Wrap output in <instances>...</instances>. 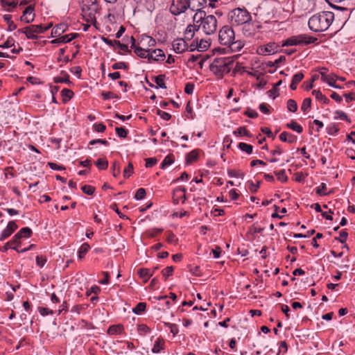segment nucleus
I'll list each match as a JSON object with an SVG mask.
<instances>
[{"instance_id": "obj_1", "label": "nucleus", "mask_w": 355, "mask_h": 355, "mask_svg": "<svg viewBox=\"0 0 355 355\" xmlns=\"http://www.w3.org/2000/svg\"><path fill=\"white\" fill-rule=\"evenodd\" d=\"M193 21L199 25L207 35H211L217 29V19L213 15H207L206 12L201 8H196V12L193 17Z\"/></svg>"}, {"instance_id": "obj_2", "label": "nucleus", "mask_w": 355, "mask_h": 355, "mask_svg": "<svg viewBox=\"0 0 355 355\" xmlns=\"http://www.w3.org/2000/svg\"><path fill=\"white\" fill-rule=\"evenodd\" d=\"M334 19L332 12L323 11L313 15L309 20V28L314 32H323L328 29Z\"/></svg>"}, {"instance_id": "obj_3", "label": "nucleus", "mask_w": 355, "mask_h": 355, "mask_svg": "<svg viewBox=\"0 0 355 355\" xmlns=\"http://www.w3.org/2000/svg\"><path fill=\"white\" fill-rule=\"evenodd\" d=\"M235 56L216 58L210 64L209 69L215 75L223 77L230 72Z\"/></svg>"}, {"instance_id": "obj_4", "label": "nucleus", "mask_w": 355, "mask_h": 355, "mask_svg": "<svg viewBox=\"0 0 355 355\" xmlns=\"http://www.w3.org/2000/svg\"><path fill=\"white\" fill-rule=\"evenodd\" d=\"M229 17L231 24L234 26L243 25L248 21H251V15L245 8H237L232 10L229 15Z\"/></svg>"}, {"instance_id": "obj_5", "label": "nucleus", "mask_w": 355, "mask_h": 355, "mask_svg": "<svg viewBox=\"0 0 355 355\" xmlns=\"http://www.w3.org/2000/svg\"><path fill=\"white\" fill-rule=\"evenodd\" d=\"M317 41V38L305 34L294 35L283 42L282 46L308 45Z\"/></svg>"}, {"instance_id": "obj_6", "label": "nucleus", "mask_w": 355, "mask_h": 355, "mask_svg": "<svg viewBox=\"0 0 355 355\" xmlns=\"http://www.w3.org/2000/svg\"><path fill=\"white\" fill-rule=\"evenodd\" d=\"M190 8L196 11L195 6L191 7L190 0H173L170 6V12L173 15H179Z\"/></svg>"}, {"instance_id": "obj_7", "label": "nucleus", "mask_w": 355, "mask_h": 355, "mask_svg": "<svg viewBox=\"0 0 355 355\" xmlns=\"http://www.w3.org/2000/svg\"><path fill=\"white\" fill-rule=\"evenodd\" d=\"M235 34L232 27L224 26L218 33V40L220 44L227 46L234 40Z\"/></svg>"}, {"instance_id": "obj_8", "label": "nucleus", "mask_w": 355, "mask_h": 355, "mask_svg": "<svg viewBox=\"0 0 355 355\" xmlns=\"http://www.w3.org/2000/svg\"><path fill=\"white\" fill-rule=\"evenodd\" d=\"M261 26L258 21H248L243 25L242 31L245 36L252 37L260 31Z\"/></svg>"}, {"instance_id": "obj_9", "label": "nucleus", "mask_w": 355, "mask_h": 355, "mask_svg": "<svg viewBox=\"0 0 355 355\" xmlns=\"http://www.w3.org/2000/svg\"><path fill=\"white\" fill-rule=\"evenodd\" d=\"M279 46L275 42H269L266 45L261 46L257 49L259 55H271L278 52Z\"/></svg>"}, {"instance_id": "obj_10", "label": "nucleus", "mask_w": 355, "mask_h": 355, "mask_svg": "<svg viewBox=\"0 0 355 355\" xmlns=\"http://www.w3.org/2000/svg\"><path fill=\"white\" fill-rule=\"evenodd\" d=\"M35 6L33 5H30L25 8L23 12L22 15L20 17V20L26 24H29L34 21L35 19Z\"/></svg>"}, {"instance_id": "obj_11", "label": "nucleus", "mask_w": 355, "mask_h": 355, "mask_svg": "<svg viewBox=\"0 0 355 355\" xmlns=\"http://www.w3.org/2000/svg\"><path fill=\"white\" fill-rule=\"evenodd\" d=\"M172 46L174 51L177 53H182L188 49V45L186 41L182 38L174 40L172 43Z\"/></svg>"}, {"instance_id": "obj_12", "label": "nucleus", "mask_w": 355, "mask_h": 355, "mask_svg": "<svg viewBox=\"0 0 355 355\" xmlns=\"http://www.w3.org/2000/svg\"><path fill=\"white\" fill-rule=\"evenodd\" d=\"M44 29H42V25H30L28 26V34H27V38L28 39H37V35L43 33Z\"/></svg>"}, {"instance_id": "obj_13", "label": "nucleus", "mask_w": 355, "mask_h": 355, "mask_svg": "<svg viewBox=\"0 0 355 355\" xmlns=\"http://www.w3.org/2000/svg\"><path fill=\"white\" fill-rule=\"evenodd\" d=\"M17 225L15 221H10L7 227L2 231L0 235V241H3L9 237L16 230Z\"/></svg>"}, {"instance_id": "obj_14", "label": "nucleus", "mask_w": 355, "mask_h": 355, "mask_svg": "<svg viewBox=\"0 0 355 355\" xmlns=\"http://www.w3.org/2000/svg\"><path fill=\"white\" fill-rule=\"evenodd\" d=\"M199 29V25L196 22H193V24H189L187 26L186 31L184 32V37L187 40H191L194 37L196 31H198Z\"/></svg>"}, {"instance_id": "obj_15", "label": "nucleus", "mask_w": 355, "mask_h": 355, "mask_svg": "<svg viewBox=\"0 0 355 355\" xmlns=\"http://www.w3.org/2000/svg\"><path fill=\"white\" fill-rule=\"evenodd\" d=\"M20 239L18 238V236L15 234L11 241L5 244V245L3 247L2 250L5 252L7 251L8 248H12L15 250L16 251H18V246L20 244Z\"/></svg>"}, {"instance_id": "obj_16", "label": "nucleus", "mask_w": 355, "mask_h": 355, "mask_svg": "<svg viewBox=\"0 0 355 355\" xmlns=\"http://www.w3.org/2000/svg\"><path fill=\"white\" fill-rule=\"evenodd\" d=\"M68 29V25L65 23H61L60 24L56 25L53 29L51 32L52 37H58L61 35L62 33L66 32Z\"/></svg>"}, {"instance_id": "obj_17", "label": "nucleus", "mask_w": 355, "mask_h": 355, "mask_svg": "<svg viewBox=\"0 0 355 355\" xmlns=\"http://www.w3.org/2000/svg\"><path fill=\"white\" fill-rule=\"evenodd\" d=\"M279 139L283 142L293 144L297 141V137L288 132H282L279 135Z\"/></svg>"}, {"instance_id": "obj_18", "label": "nucleus", "mask_w": 355, "mask_h": 355, "mask_svg": "<svg viewBox=\"0 0 355 355\" xmlns=\"http://www.w3.org/2000/svg\"><path fill=\"white\" fill-rule=\"evenodd\" d=\"M198 156H199V150L198 149L193 150L192 151H191L187 154L186 158H185L186 163L187 164H190L192 162L197 161Z\"/></svg>"}, {"instance_id": "obj_19", "label": "nucleus", "mask_w": 355, "mask_h": 355, "mask_svg": "<svg viewBox=\"0 0 355 355\" xmlns=\"http://www.w3.org/2000/svg\"><path fill=\"white\" fill-rule=\"evenodd\" d=\"M138 275L142 279H144V282H147L150 277L153 276V273H151L150 270L148 268H140L138 270Z\"/></svg>"}, {"instance_id": "obj_20", "label": "nucleus", "mask_w": 355, "mask_h": 355, "mask_svg": "<svg viewBox=\"0 0 355 355\" xmlns=\"http://www.w3.org/2000/svg\"><path fill=\"white\" fill-rule=\"evenodd\" d=\"M32 230L31 228L26 227L21 228L17 234L16 235L18 236V238L21 239L22 237L24 238H29L32 235Z\"/></svg>"}, {"instance_id": "obj_21", "label": "nucleus", "mask_w": 355, "mask_h": 355, "mask_svg": "<svg viewBox=\"0 0 355 355\" xmlns=\"http://www.w3.org/2000/svg\"><path fill=\"white\" fill-rule=\"evenodd\" d=\"M312 94L315 97L317 100L322 101L324 104L329 103V100L324 95H323L320 90H313Z\"/></svg>"}, {"instance_id": "obj_22", "label": "nucleus", "mask_w": 355, "mask_h": 355, "mask_svg": "<svg viewBox=\"0 0 355 355\" xmlns=\"http://www.w3.org/2000/svg\"><path fill=\"white\" fill-rule=\"evenodd\" d=\"M123 330V327L121 324L112 325L107 329V333L110 335L120 334Z\"/></svg>"}, {"instance_id": "obj_23", "label": "nucleus", "mask_w": 355, "mask_h": 355, "mask_svg": "<svg viewBox=\"0 0 355 355\" xmlns=\"http://www.w3.org/2000/svg\"><path fill=\"white\" fill-rule=\"evenodd\" d=\"M244 46V42L241 40L232 41V44L227 45L232 51H240Z\"/></svg>"}, {"instance_id": "obj_24", "label": "nucleus", "mask_w": 355, "mask_h": 355, "mask_svg": "<svg viewBox=\"0 0 355 355\" xmlns=\"http://www.w3.org/2000/svg\"><path fill=\"white\" fill-rule=\"evenodd\" d=\"M286 127L295 131L297 133H301L303 131L302 125L298 124L296 121L292 120L290 123L286 124Z\"/></svg>"}, {"instance_id": "obj_25", "label": "nucleus", "mask_w": 355, "mask_h": 355, "mask_svg": "<svg viewBox=\"0 0 355 355\" xmlns=\"http://www.w3.org/2000/svg\"><path fill=\"white\" fill-rule=\"evenodd\" d=\"M164 344V341L162 338H157L153 345L152 351L153 353H159L162 349Z\"/></svg>"}, {"instance_id": "obj_26", "label": "nucleus", "mask_w": 355, "mask_h": 355, "mask_svg": "<svg viewBox=\"0 0 355 355\" xmlns=\"http://www.w3.org/2000/svg\"><path fill=\"white\" fill-rule=\"evenodd\" d=\"M61 74L63 76L62 77H55L54 78L55 83H71V82L69 80V76L66 71H62Z\"/></svg>"}, {"instance_id": "obj_27", "label": "nucleus", "mask_w": 355, "mask_h": 355, "mask_svg": "<svg viewBox=\"0 0 355 355\" xmlns=\"http://www.w3.org/2000/svg\"><path fill=\"white\" fill-rule=\"evenodd\" d=\"M146 309V302H139L137 306L132 309V312L137 315H140L145 311Z\"/></svg>"}, {"instance_id": "obj_28", "label": "nucleus", "mask_w": 355, "mask_h": 355, "mask_svg": "<svg viewBox=\"0 0 355 355\" xmlns=\"http://www.w3.org/2000/svg\"><path fill=\"white\" fill-rule=\"evenodd\" d=\"M175 158L172 154L168 155L161 164V168H165L166 166L172 164L174 162Z\"/></svg>"}, {"instance_id": "obj_29", "label": "nucleus", "mask_w": 355, "mask_h": 355, "mask_svg": "<svg viewBox=\"0 0 355 355\" xmlns=\"http://www.w3.org/2000/svg\"><path fill=\"white\" fill-rule=\"evenodd\" d=\"M153 53H154L153 60L160 61L164 60L165 58V54L164 51L160 49H155Z\"/></svg>"}, {"instance_id": "obj_30", "label": "nucleus", "mask_w": 355, "mask_h": 355, "mask_svg": "<svg viewBox=\"0 0 355 355\" xmlns=\"http://www.w3.org/2000/svg\"><path fill=\"white\" fill-rule=\"evenodd\" d=\"M239 148L242 151L245 152L247 154L250 155L252 153L253 146L246 143L241 142L239 144Z\"/></svg>"}, {"instance_id": "obj_31", "label": "nucleus", "mask_w": 355, "mask_h": 355, "mask_svg": "<svg viewBox=\"0 0 355 355\" xmlns=\"http://www.w3.org/2000/svg\"><path fill=\"white\" fill-rule=\"evenodd\" d=\"M165 75H159L155 78V81L157 86L156 88L160 87L162 89H166V84L164 83Z\"/></svg>"}, {"instance_id": "obj_32", "label": "nucleus", "mask_w": 355, "mask_h": 355, "mask_svg": "<svg viewBox=\"0 0 355 355\" xmlns=\"http://www.w3.org/2000/svg\"><path fill=\"white\" fill-rule=\"evenodd\" d=\"M234 134L236 136H242V135H243V136H246V137H252V135H250V132L244 126L239 127V128H237L234 132Z\"/></svg>"}, {"instance_id": "obj_33", "label": "nucleus", "mask_w": 355, "mask_h": 355, "mask_svg": "<svg viewBox=\"0 0 355 355\" xmlns=\"http://www.w3.org/2000/svg\"><path fill=\"white\" fill-rule=\"evenodd\" d=\"M89 249H90V246L88 243H83L80 246L79 251H78L79 258L83 259L85 257V255L86 254V253L89 251Z\"/></svg>"}, {"instance_id": "obj_34", "label": "nucleus", "mask_w": 355, "mask_h": 355, "mask_svg": "<svg viewBox=\"0 0 355 355\" xmlns=\"http://www.w3.org/2000/svg\"><path fill=\"white\" fill-rule=\"evenodd\" d=\"M112 171V175L114 177H118L121 173V168H120V164L117 161H114L112 163V167H111Z\"/></svg>"}, {"instance_id": "obj_35", "label": "nucleus", "mask_w": 355, "mask_h": 355, "mask_svg": "<svg viewBox=\"0 0 355 355\" xmlns=\"http://www.w3.org/2000/svg\"><path fill=\"white\" fill-rule=\"evenodd\" d=\"M96 166L100 170H105L108 166V162L105 159H98L95 162Z\"/></svg>"}, {"instance_id": "obj_36", "label": "nucleus", "mask_w": 355, "mask_h": 355, "mask_svg": "<svg viewBox=\"0 0 355 355\" xmlns=\"http://www.w3.org/2000/svg\"><path fill=\"white\" fill-rule=\"evenodd\" d=\"M61 94L64 97L63 101H67L72 98L74 94L71 89L64 88L61 91Z\"/></svg>"}, {"instance_id": "obj_37", "label": "nucleus", "mask_w": 355, "mask_h": 355, "mask_svg": "<svg viewBox=\"0 0 355 355\" xmlns=\"http://www.w3.org/2000/svg\"><path fill=\"white\" fill-rule=\"evenodd\" d=\"M148 52L149 50H145L141 47L135 48V53L141 58H146V57L148 55Z\"/></svg>"}, {"instance_id": "obj_38", "label": "nucleus", "mask_w": 355, "mask_h": 355, "mask_svg": "<svg viewBox=\"0 0 355 355\" xmlns=\"http://www.w3.org/2000/svg\"><path fill=\"white\" fill-rule=\"evenodd\" d=\"M287 109L292 112H295L297 110V102L293 99H289L287 101Z\"/></svg>"}, {"instance_id": "obj_39", "label": "nucleus", "mask_w": 355, "mask_h": 355, "mask_svg": "<svg viewBox=\"0 0 355 355\" xmlns=\"http://www.w3.org/2000/svg\"><path fill=\"white\" fill-rule=\"evenodd\" d=\"M275 175L277 178V180L281 181L282 182H286L288 180V177L286 175L285 170H281L279 171L275 172Z\"/></svg>"}, {"instance_id": "obj_40", "label": "nucleus", "mask_w": 355, "mask_h": 355, "mask_svg": "<svg viewBox=\"0 0 355 355\" xmlns=\"http://www.w3.org/2000/svg\"><path fill=\"white\" fill-rule=\"evenodd\" d=\"M133 165L131 162H130L123 170V177L125 178H128L133 173Z\"/></svg>"}, {"instance_id": "obj_41", "label": "nucleus", "mask_w": 355, "mask_h": 355, "mask_svg": "<svg viewBox=\"0 0 355 355\" xmlns=\"http://www.w3.org/2000/svg\"><path fill=\"white\" fill-rule=\"evenodd\" d=\"M338 78V76L335 75L334 73H331L329 75L327 78L324 80V82L328 83V85L331 87H336V80Z\"/></svg>"}, {"instance_id": "obj_42", "label": "nucleus", "mask_w": 355, "mask_h": 355, "mask_svg": "<svg viewBox=\"0 0 355 355\" xmlns=\"http://www.w3.org/2000/svg\"><path fill=\"white\" fill-rule=\"evenodd\" d=\"M77 33H71L69 35H65L62 37H60V42H62V43H67L71 42L72 40L76 38L77 37Z\"/></svg>"}, {"instance_id": "obj_43", "label": "nucleus", "mask_w": 355, "mask_h": 355, "mask_svg": "<svg viewBox=\"0 0 355 355\" xmlns=\"http://www.w3.org/2000/svg\"><path fill=\"white\" fill-rule=\"evenodd\" d=\"M164 325H165V327H168L170 329L171 333L174 336H176L178 334L179 330H178V326L175 324H172V323H169V322H164Z\"/></svg>"}, {"instance_id": "obj_44", "label": "nucleus", "mask_w": 355, "mask_h": 355, "mask_svg": "<svg viewBox=\"0 0 355 355\" xmlns=\"http://www.w3.org/2000/svg\"><path fill=\"white\" fill-rule=\"evenodd\" d=\"M335 114H336V116H335V119H340L342 120H345L347 121L348 123H351V120L348 118L347 115L346 114L345 112H344L343 111H340V110H337L335 112Z\"/></svg>"}, {"instance_id": "obj_45", "label": "nucleus", "mask_w": 355, "mask_h": 355, "mask_svg": "<svg viewBox=\"0 0 355 355\" xmlns=\"http://www.w3.org/2000/svg\"><path fill=\"white\" fill-rule=\"evenodd\" d=\"M327 187L325 183H322L320 187L316 188V193L320 196H327L331 192L327 193Z\"/></svg>"}, {"instance_id": "obj_46", "label": "nucleus", "mask_w": 355, "mask_h": 355, "mask_svg": "<svg viewBox=\"0 0 355 355\" xmlns=\"http://www.w3.org/2000/svg\"><path fill=\"white\" fill-rule=\"evenodd\" d=\"M17 3H18L17 1H9L8 0H1V5L4 8H6L7 6L14 8L17 6Z\"/></svg>"}, {"instance_id": "obj_47", "label": "nucleus", "mask_w": 355, "mask_h": 355, "mask_svg": "<svg viewBox=\"0 0 355 355\" xmlns=\"http://www.w3.org/2000/svg\"><path fill=\"white\" fill-rule=\"evenodd\" d=\"M115 131L117 135L121 138H125L128 135V130L123 127H116Z\"/></svg>"}, {"instance_id": "obj_48", "label": "nucleus", "mask_w": 355, "mask_h": 355, "mask_svg": "<svg viewBox=\"0 0 355 355\" xmlns=\"http://www.w3.org/2000/svg\"><path fill=\"white\" fill-rule=\"evenodd\" d=\"M228 175L231 178H241L244 177V173L241 171H237L235 170L229 169L227 171Z\"/></svg>"}, {"instance_id": "obj_49", "label": "nucleus", "mask_w": 355, "mask_h": 355, "mask_svg": "<svg viewBox=\"0 0 355 355\" xmlns=\"http://www.w3.org/2000/svg\"><path fill=\"white\" fill-rule=\"evenodd\" d=\"M339 130V128L335 123H331L327 127V131L329 135H334L336 134Z\"/></svg>"}, {"instance_id": "obj_50", "label": "nucleus", "mask_w": 355, "mask_h": 355, "mask_svg": "<svg viewBox=\"0 0 355 355\" xmlns=\"http://www.w3.org/2000/svg\"><path fill=\"white\" fill-rule=\"evenodd\" d=\"M81 189L83 193L89 196L93 195L95 191V188L90 185H84L82 187Z\"/></svg>"}, {"instance_id": "obj_51", "label": "nucleus", "mask_w": 355, "mask_h": 355, "mask_svg": "<svg viewBox=\"0 0 355 355\" xmlns=\"http://www.w3.org/2000/svg\"><path fill=\"white\" fill-rule=\"evenodd\" d=\"M311 98H306L304 99V101L302 102V104L301 106V110L303 112H305L307 110H309L311 107Z\"/></svg>"}, {"instance_id": "obj_52", "label": "nucleus", "mask_w": 355, "mask_h": 355, "mask_svg": "<svg viewBox=\"0 0 355 355\" xmlns=\"http://www.w3.org/2000/svg\"><path fill=\"white\" fill-rule=\"evenodd\" d=\"M146 194V192L145 189L139 188L135 193V198L138 200H142L145 198Z\"/></svg>"}, {"instance_id": "obj_53", "label": "nucleus", "mask_w": 355, "mask_h": 355, "mask_svg": "<svg viewBox=\"0 0 355 355\" xmlns=\"http://www.w3.org/2000/svg\"><path fill=\"white\" fill-rule=\"evenodd\" d=\"M112 68L113 69H128V65L123 62H119L114 63L112 66Z\"/></svg>"}, {"instance_id": "obj_54", "label": "nucleus", "mask_w": 355, "mask_h": 355, "mask_svg": "<svg viewBox=\"0 0 355 355\" xmlns=\"http://www.w3.org/2000/svg\"><path fill=\"white\" fill-rule=\"evenodd\" d=\"M173 270L174 269L173 266H167L164 270H162V273L163 276L165 277V279H166L167 277L173 275Z\"/></svg>"}, {"instance_id": "obj_55", "label": "nucleus", "mask_w": 355, "mask_h": 355, "mask_svg": "<svg viewBox=\"0 0 355 355\" xmlns=\"http://www.w3.org/2000/svg\"><path fill=\"white\" fill-rule=\"evenodd\" d=\"M157 114L159 115L162 119L165 121H168L171 118V115L169 113L162 111L161 110H157Z\"/></svg>"}, {"instance_id": "obj_56", "label": "nucleus", "mask_w": 355, "mask_h": 355, "mask_svg": "<svg viewBox=\"0 0 355 355\" xmlns=\"http://www.w3.org/2000/svg\"><path fill=\"white\" fill-rule=\"evenodd\" d=\"M137 329L141 334L144 335L149 333L150 331V328L147 325L144 324L138 325Z\"/></svg>"}, {"instance_id": "obj_57", "label": "nucleus", "mask_w": 355, "mask_h": 355, "mask_svg": "<svg viewBox=\"0 0 355 355\" xmlns=\"http://www.w3.org/2000/svg\"><path fill=\"white\" fill-rule=\"evenodd\" d=\"M145 161L147 168L152 167L157 163V159L155 157L146 158Z\"/></svg>"}, {"instance_id": "obj_58", "label": "nucleus", "mask_w": 355, "mask_h": 355, "mask_svg": "<svg viewBox=\"0 0 355 355\" xmlns=\"http://www.w3.org/2000/svg\"><path fill=\"white\" fill-rule=\"evenodd\" d=\"M46 262V259L44 256L36 257V263L40 268H42Z\"/></svg>"}, {"instance_id": "obj_59", "label": "nucleus", "mask_w": 355, "mask_h": 355, "mask_svg": "<svg viewBox=\"0 0 355 355\" xmlns=\"http://www.w3.org/2000/svg\"><path fill=\"white\" fill-rule=\"evenodd\" d=\"M348 234L346 231H341L340 232V237L339 238H335L336 240H338L341 243H345L346 242Z\"/></svg>"}, {"instance_id": "obj_60", "label": "nucleus", "mask_w": 355, "mask_h": 355, "mask_svg": "<svg viewBox=\"0 0 355 355\" xmlns=\"http://www.w3.org/2000/svg\"><path fill=\"white\" fill-rule=\"evenodd\" d=\"M304 78V74L302 72H298L296 74H295L293 77L292 81L295 83L298 84L302 81V80Z\"/></svg>"}, {"instance_id": "obj_61", "label": "nucleus", "mask_w": 355, "mask_h": 355, "mask_svg": "<svg viewBox=\"0 0 355 355\" xmlns=\"http://www.w3.org/2000/svg\"><path fill=\"white\" fill-rule=\"evenodd\" d=\"M14 45V40L11 37H8V40L1 45H0L1 48L7 49L11 47Z\"/></svg>"}, {"instance_id": "obj_62", "label": "nucleus", "mask_w": 355, "mask_h": 355, "mask_svg": "<svg viewBox=\"0 0 355 355\" xmlns=\"http://www.w3.org/2000/svg\"><path fill=\"white\" fill-rule=\"evenodd\" d=\"M260 111L266 114H268L270 113V110L269 109V106L266 103H261L259 107Z\"/></svg>"}, {"instance_id": "obj_63", "label": "nucleus", "mask_w": 355, "mask_h": 355, "mask_svg": "<svg viewBox=\"0 0 355 355\" xmlns=\"http://www.w3.org/2000/svg\"><path fill=\"white\" fill-rule=\"evenodd\" d=\"M166 241L169 243H173L176 245L178 243V239L175 237V234L172 232H170L168 236L166 239Z\"/></svg>"}, {"instance_id": "obj_64", "label": "nucleus", "mask_w": 355, "mask_h": 355, "mask_svg": "<svg viewBox=\"0 0 355 355\" xmlns=\"http://www.w3.org/2000/svg\"><path fill=\"white\" fill-rule=\"evenodd\" d=\"M94 129L98 132H103L105 130L106 127L103 123H96L94 125Z\"/></svg>"}]
</instances>
